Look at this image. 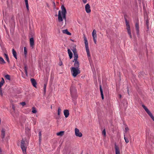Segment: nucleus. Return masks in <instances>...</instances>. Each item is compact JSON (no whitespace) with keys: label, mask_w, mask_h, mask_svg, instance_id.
<instances>
[{"label":"nucleus","mask_w":154,"mask_h":154,"mask_svg":"<svg viewBox=\"0 0 154 154\" xmlns=\"http://www.w3.org/2000/svg\"><path fill=\"white\" fill-rule=\"evenodd\" d=\"M142 106L150 117L152 119V120L154 122V116L149 109L144 104H142Z\"/></svg>","instance_id":"nucleus-5"},{"label":"nucleus","mask_w":154,"mask_h":154,"mask_svg":"<svg viewBox=\"0 0 154 154\" xmlns=\"http://www.w3.org/2000/svg\"><path fill=\"white\" fill-rule=\"evenodd\" d=\"M30 47L33 48L34 45V41L33 37L31 38L30 39Z\"/></svg>","instance_id":"nucleus-13"},{"label":"nucleus","mask_w":154,"mask_h":154,"mask_svg":"<svg viewBox=\"0 0 154 154\" xmlns=\"http://www.w3.org/2000/svg\"><path fill=\"white\" fill-rule=\"evenodd\" d=\"M62 64H63L62 62H61L59 63V65L60 66H61L62 65Z\"/></svg>","instance_id":"nucleus-44"},{"label":"nucleus","mask_w":154,"mask_h":154,"mask_svg":"<svg viewBox=\"0 0 154 154\" xmlns=\"http://www.w3.org/2000/svg\"><path fill=\"white\" fill-rule=\"evenodd\" d=\"M125 22L126 25L127 26H130L129 22L128 21L126 18L125 17Z\"/></svg>","instance_id":"nucleus-30"},{"label":"nucleus","mask_w":154,"mask_h":154,"mask_svg":"<svg viewBox=\"0 0 154 154\" xmlns=\"http://www.w3.org/2000/svg\"><path fill=\"white\" fill-rule=\"evenodd\" d=\"M46 85L45 84L44 85V89L45 92L46 91Z\"/></svg>","instance_id":"nucleus-36"},{"label":"nucleus","mask_w":154,"mask_h":154,"mask_svg":"<svg viewBox=\"0 0 154 154\" xmlns=\"http://www.w3.org/2000/svg\"><path fill=\"white\" fill-rule=\"evenodd\" d=\"M93 39L94 40V42L95 44H96V42H97V38H93Z\"/></svg>","instance_id":"nucleus-41"},{"label":"nucleus","mask_w":154,"mask_h":154,"mask_svg":"<svg viewBox=\"0 0 154 154\" xmlns=\"http://www.w3.org/2000/svg\"><path fill=\"white\" fill-rule=\"evenodd\" d=\"M64 133V131H60V132H59L57 133V134L58 136H63Z\"/></svg>","instance_id":"nucleus-27"},{"label":"nucleus","mask_w":154,"mask_h":154,"mask_svg":"<svg viewBox=\"0 0 154 154\" xmlns=\"http://www.w3.org/2000/svg\"><path fill=\"white\" fill-rule=\"evenodd\" d=\"M3 93L2 92V88H0V95H1L2 96H3Z\"/></svg>","instance_id":"nucleus-38"},{"label":"nucleus","mask_w":154,"mask_h":154,"mask_svg":"<svg viewBox=\"0 0 154 154\" xmlns=\"http://www.w3.org/2000/svg\"><path fill=\"white\" fill-rule=\"evenodd\" d=\"M67 51H68V54H69V58L70 59H71L72 57V56H73L72 53V52L71 51L70 49H68Z\"/></svg>","instance_id":"nucleus-17"},{"label":"nucleus","mask_w":154,"mask_h":154,"mask_svg":"<svg viewBox=\"0 0 154 154\" xmlns=\"http://www.w3.org/2000/svg\"><path fill=\"white\" fill-rule=\"evenodd\" d=\"M135 27L137 33L138 34L139 32V25L138 23H136Z\"/></svg>","instance_id":"nucleus-19"},{"label":"nucleus","mask_w":154,"mask_h":154,"mask_svg":"<svg viewBox=\"0 0 154 154\" xmlns=\"http://www.w3.org/2000/svg\"><path fill=\"white\" fill-rule=\"evenodd\" d=\"M70 70L72 75L74 77H76L80 73L79 69H77L74 67H71Z\"/></svg>","instance_id":"nucleus-3"},{"label":"nucleus","mask_w":154,"mask_h":154,"mask_svg":"<svg viewBox=\"0 0 154 154\" xmlns=\"http://www.w3.org/2000/svg\"><path fill=\"white\" fill-rule=\"evenodd\" d=\"M62 32L63 33L66 34L68 35H71V33L68 31L67 29L63 30Z\"/></svg>","instance_id":"nucleus-22"},{"label":"nucleus","mask_w":154,"mask_h":154,"mask_svg":"<svg viewBox=\"0 0 154 154\" xmlns=\"http://www.w3.org/2000/svg\"><path fill=\"white\" fill-rule=\"evenodd\" d=\"M32 112L34 113H35L37 112V111L36 110V108L34 107L32 108Z\"/></svg>","instance_id":"nucleus-29"},{"label":"nucleus","mask_w":154,"mask_h":154,"mask_svg":"<svg viewBox=\"0 0 154 154\" xmlns=\"http://www.w3.org/2000/svg\"><path fill=\"white\" fill-rule=\"evenodd\" d=\"M75 134L76 136L79 137H81L82 136V133L79 132V129L77 128H75Z\"/></svg>","instance_id":"nucleus-8"},{"label":"nucleus","mask_w":154,"mask_h":154,"mask_svg":"<svg viewBox=\"0 0 154 154\" xmlns=\"http://www.w3.org/2000/svg\"><path fill=\"white\" fill-rule=\"evenodd\" d=\"M5 83V81L3 78H2V80L0 82V88H1V87Z\"/></svg>","instance_id":"nucleus-24"},{"label":"nucleus","mask_w":154,"mask_h":154,"mask_svg":"<svg viewBox=\"0 0 154 154\" xmlns=\"http://www.w3.org/2000/svg\"><path fill=\"white\" fill-rule=\"evenodd\" d=\"M100 91L101 93V98L103 100L104 99V95L103 92V91L101 88V85H100Z\"/></svg>","instance_id":"nucleus-18"},{"label":"nucleus","mask_w":154,"mask_h":154,"mask_svg":"<svg viewBox=\"0 0 154 154\" xmlns=\"http://www.w3.org/2000/svg\"><path fill=\"white\" fill-rule=\"evenodd\" d=\"M125 132L126 133V132H127L129 128L128 127H127L125 128Z\"/></svg>","instance_id":"nucleus-42"},{"label":"nucleus","mask_w":154,"mask_h":154,"mask_svg":"<svg viewBox=\"0 0 154 154\" xmlns=\"http://www.w3.org/2000/svg\"><path fill=\"white\" fill-rule=\"evenodd\" d=\"M116 154H120V151L119 147L116 145H115Z\"/></svg>","instance_id":"nucleus-16"},{"label":"nucleus","mask_w":154,"mask_h":154,"mask_svg":"<svg viewBox=\"0 0 154 154\" xmlns=\"http://www.w3.org/2000/svg\"><path fill=\"white\" fill-rule=\"evenodd\" d=\"M12 54L14 57H15V58L16 59H17V53L16 51H15L14 49V48H13L12 49Z\"/></svg>","instance_id":"nucleus-20"},{"label":"nucleus","mask_w":154,"mask_h":154,"mask_svg":"<svg viewBox=\"0 0 154 154\" xmlns=\"http://www.w3.org/2000/svg\"><path fill=\"white\" fill-rule=\"evenodd\" d=\"M20 104L22 105L23 106H24L26 105V103L25 102H22L20 103Z\"/></svg>","instance_id":"nucleus-40"},{"label":"nucleus","mask_w":154,"mask_h":154,"mask_svg":"<svg viewBox=\"0 0 154 154\" xmlns=\"http://www.w3.org/2000/svg\"><path fill=\"white\" fill-rule=\"evenodd\" d=\"M27 129H28V130H29V128H27Z\"/></svg>","instance_id":"nucleus-54"},{"label":"nucleus","mask_w":154,"mask_h":154,"mask_svg":"<svg viewBox=\"0 0 154 154\" xmlns=\"http://www.w3.org/2000/svg\"><path fill=\"white\" fill-rule=\"evenodd\" d=\"M24 70L26 74V76H28V72L27 71V66L26 65H25L24 66Z\"/></svg>","instance_id":"nucleus-28"},{"label":"nucleus","mask_w":154,"mask_h":154,"mask_svg":"<svg viewBox=\"0 0 154 154\" xmlns=\"http://www.w3.org/2000/svg\"><path fill=\"white\" fill-rule=\"evenodd\" d=\"M22 77H23L24 78H25V77L24 76H22Z\"/></svg>","instance_id":"nucleus-47"},{"label":"nucleus","mask_w":154,"mask_h":154,"mask_svg":"<svg viewBox=\"0 0 154 154\" xmlns=\"http://www.w3.org/2000/svg\"><path fill=\"white\" fill-rule=\"evenodd\" d=\"M70 94L72 100H75L78 97L77 90L75 87L72 85L70 88Z\"/></svg>","instance_id":"nucleus-2"},{"label":"nucleus","mask_w":154,"mask_h":154,"mask_svg":"<svg viewBox=\"0 0 154 154\" xmlns=\"http://www.w3.org/2000/svg\"><path fill=\"white\" fill-rule=\"evenodd\" d=\"M124 139L125 140V142L127 143L129 142V141L128 138H127L125 136V135H124Z\"/></svg>","instance_id":"nucleus-34"},{"label":"nucleus","mask_w":154,"mask_h":154,"mask_svg":"<svg viewBox=\"0 0 154 154\" xmlns=\"http://www.w3.org/2000/svg\"><path fill=\"white\" fill-rule=\"evenodd\" d=\"M119 96H120V98H121V96H121V95L120 94V95H119Z\"/></svg>","instance_id":"nucleus-49"},{"label":"nucleus","mask_w":154,"mask_h":154,"mask_svg":"<svg viewBox=\"0 0 154 154\" xmlns=\"http://www.w3.org/2000/svg\"><path fill=\"white\" fill-rule=\"evenodd\" d=\"M5 130L4 129H2L1 131V135L2 138L3 139L5 137Z\"/></svg>","instance_id":"nucleus-15"},{"label":"nucleus","mask_w":154,"mask_h":154,"mask_svg":"<svg viewBox=\"0 0 154 154\" xmlns=\"http://www.w3.org/2000/svg\"><path fill=\"white\" fill-rule=\"evenodd\" d=\"M2 152V150L1 149H0V152Z\"/></svg>","instance_id":"nucleus-50"},{"label":"nucleus","mask_w":154,"mask_h":154,"mask_svg":"<svg viewBox=\"0 0 154 154\" xmlns=\"http://www.w3.org/2000/svg\"><path fill=\"white\" fill-rule=\"evenodd\" d=\"M5 78L9 80H11L10 75H7L5 76Z\"/></svg>","instance_id":"nucleus-31"},{"label":"nucleus","mask_w":154,"mask_h":154,"mask_svg":"<svg viewBox=\"0 0 154 154\" xmlns=\"http://www.w3.org/2000/svg\"><path fill=\"white\" fill-rule=\"evenodd\" d=\"M38 135H39V141L40 142L41 140V135H42V134H41V131H40L39 132Z\"/></svg>","instance_id":"nucleus-33"},{"label":"nucleus","mask_w":154,"mask_h":154,"mask_svg":"<svg viewBox=\"0 0 154 154\" xmlns=\"http://www.w3.org/2000/svg\"><path fill=\"white\" fill-rule=\"evenodd\" d=\"M102 134L104 136H106V131L105 129L103 130V131L102 132Z\"/></svg>","instance_id":"nucleus-37"},{"label":"nucleus","mask_w":154,"mask_h":154,"mask_svg":"<svg viewBox=\"0 0 154 154\" xmlns=\"http://www.w3.org/2000/svg\"><path fill=\"white\" fill-rule=\"evenodd\" d=\"M25 4L26 5V7L27 8V9L28 11L29 10V6L28 5V0H25Z\"/></svg>","instance_id":"nucleus-26"},{"label":"nucleus","mask_w":154,"mask_h":154,"mask_svg":"<svg viewBox=\"0 0 154 154\" xmlns=\"http://www.w3.org/2000/svg\"><path fill=\"white\" fill-rule=\"evenodd\" d=\"M62 11L60 10L58 11V22L62 23L63 25V20H66V14L67 13L66 9L63 5H62L61 7Z\"/></svg>","instance_id":"nucleus-1"},{"label":"nucleus","mask_w":154,"mask_h":154,"mask_svg":"<svg viewBox=\"0 0 154 154\" xmlns=\"http://www.w3.org/2000/svg\"><path fill=\"white\" fill-rule=\"evenodd\" d=\"M55 16H57V15L56 14L55 15Z\"/></svg>","instance_id":"nucleus-52"},{"label":"nucleus","mask_w":154,"mask_h":154,"mask_svg":"<svg viewBox=\"0 0 154 154\" xmlns=\"http://www.w3.org/2000/svg\"><path fill=\"white\" fill-rule=\"evenodd\" d=\"M92 35L93 38H97L96 32L95 29H94L92 33Z\"/></svg>","instance_id":"nucleus-21"},{"label":"nucleus","mask_w":154,"mask_h":154,"mask_svg":"<svg viewBox=\"0 0 154 154\" xmlns=\"http://www.w3.org/2000/svg\"><path fill=\"white\" fill-rule=\"evenodd\" d=\"M128 93L129 94V92H128Z\"/></svg>","instance_id":"nucleus-53"},{"label":"nucleus","mask_w":154,"mask_h":154,"mask_svg":"<svg viewBox=\"0 0 154 154\" xmlns=\"http://www.w3.org/2000/svg\"><path fill=\"white\" fill-rule=\"evenodd\" d=\"M12 109L14 110V111L15 110L14 105L13 104H12Z\"/></svg>","instance_id":"nucleus-39"},{"label":"nucleus","mask_w":154,"mask_h":154,"mask_svg":"<svg viewBox=\"0 0 154 154\" xmlns=\"http://www.w3.org/2000/svg\"><path fill=\"white\" fill-rule=\"evenodd\" d=\"M4 57L6 58V60H7V62L8 63H10V60L9 59V57H8V54H6L4 53Z\"/></svg>","instance_id":"nucleus-23"},{"label":"nucleus","mask_w":154,"mask_h":154,"mask_svg":"<svg viewBox=\"0 0 154 154\" xmlns=\"http://www.w3.org/2000/svg\"><path fill=\"white\" fill-rule=\"evenodd\" d=\"M127 30L128 33V35H129L130 38H132V35H131V33L130 27V26H127Z\"/></svg>","instance_id":"nucleus-14"},{"label":"nucleus","mask_w":154,"mask_h":154,"mask_svg":"<svg viewBox=\"0 0 154 154\" xmlns=\"http://www.w3.org/2000/svg\"><path fill=\"white\" fill-rule=\"evenodd\" d=\"M51 109H52V105H51Z\"/></svg>","instance_id":"nucleus-48"},{"label":"nucleus","mask_w":154,"mask_h":154,"mask_svg":"<svg viewBox=\"0 0 154 154\" xmlns=\"http://www.w3.org/2000/svg\"><path fill=\"white\" fill-rule=\"evenodd\" d=\"M64 115L66 118L68 117L69 115V112L68 109H65L63 111Z\"/></svg>","instance_id":"nucleus-12"},{"label":"nucleus","mask_w":154,"mask_h":154,"mask_svg":"<svg viewBox=\"0 0 154 154\" xmlns=\"http://www.w3.org/2000/svg\"><path fill=\"white\" fill-rule=\"evenodd\" d=\"M85 9L86 12L87 13H90L91 12L90 9V7L88 4H87L85 6Z\"/></svg>","instance_id":"nucleus-10"},{"label":"nucleus","mask_w":154,"mask_h":154,"mask_svg":"<svg viewBox=\"0 0 154 154\" xmlns=\"http://www.w3.org/2000/svg\"><path fill=\"white\" fill-rule=\"evenodd\" d=\"M24 54L25 56H26L27 54V51L26 48V47H24Z\"/></svg>","instance_id":"nucleus-32"},{"label":"nucleus","mask_w":154,"mask_h":154,"mask_svg":"<svg viewBox=\"0 0 154 154\" xmlns=\"http://www.w3.org/2000/svg\"><path fill=\"white\" fill-rule=\"evenodd\" d=\"M82 1L84 4H85L86 3L87 1V0H82Z\"/></svg>","instance_id":"nucleus-43"},{"label":"nucleus","mask_w":154,"mask_h":154,"mask_svg":"<svg viewBox=\"0 0 154 154\" xmlns=\"http://www.w3.org/2000/svg\"><path fill=\"white\" fill-rule=\"evenodd\" d=\"M84 40L85 45L86 51L88 57H90V54L88 46V42L87 40V39L85 36H84Z\"/></svg>","instance_id":"nucleus-4"},{"label":"nucleus","mask_w":154,"mask_h":154,"mask_svg":"<svg viewBox=\"0 0 154 154\" xmlns=\"http://www.w3.org/2000/svg\"><path fill=\"white\" fill-rule=\"evenodd\" d=\"M4 27L5 28V29L7 31V28H6V26L5 25H4Z\"/></svg>","instance_id":"nucleus-45"},{"label":"nucleus","mask_w":154,"mask_h":154,"mask_svg":"<svg viewBox=\"0 0 154 154\" xmlns=\"http://www.w3.org/2000/svg\"><path fill=\"white\" fill-rule=\"evenodd\" d=\"M25 141L22 140L21 141V148L23 154H26V149L27 147L25 146Z\"/></svg>","instance_id":"nucleus-6"},{"label":"nucleus","mask_w":154,"mask_h":154,"mask_svg":"<svg viewBox=\"0 0 154 154\" xmlns=\"http://www.w3.org/2000/svg\"><path fill=\"white\" fill-rule=\"evenodd\" d=\"M61 111V109L60 108H59L58 109L57 114L58 116H60Z\"/></svg>","instance_id":"nucleus-35"},{"label":"nucleus","mask_w":154,"mask_h":154,"mask_svg":"<svg viewBox=\"0 0 154 154\" xmlns=\"http://www.w3.org/2000/svg\"><path fill=\"white\" fill-rule=\"evenodd\" d=\"M144 5V3L143 4V8L144 9V8H145V7H144V6H143Z\"/></svg>","instance_id":"nucleus-46"},{"label":"nucleus","mask_w":154,"mask_h":154,"mask_svg":"<svg viewBox=\"0 0 154 154\" xmlns=\"http://www.w3.org/2000/svg\"><path fill=\"white\" fill-rule=\"evenodd\" d=\"M5 63V62L2 57H0V63L1 64H3Z\"/></svg>","instance_id":"nucleus-25"},{"label":"nucleus","mask_w":154,"mask_h":154,"mask_svg":"<svg viewBox=\"0 0 154 154\" xmlns=\"http://www.w3.org/2000/svg\"><path fill=\"white\" fill-rule=\"evenodd\" d=\"M72 51L74 54V58L76 60L78 58V54L77 52L76 51V49L75 48H74Z\"/></svg>","instance_id":"nucleus-9"},{"label":"nucleus","mask_w":154,"mask_h":154,"mask_svg":"<svg viewBox=\"0 0 154 154\" xmlns=\"http://www.w3.org/2000/svg\"><path fill=\"white\" fill-rule=\"evenodd\" d=\"M30 81L33 86L35 88L36 87L37 83L34 79L32 78L30 79Z\"/></svg>","instance_id":"nucleus-11"},{"label":"nucleus","mask_w":154,"mask_h":154,"mask_svg":"<svg viewBox=\"0 0 154 154\" xmlns=\"http://www.w3.org/2000/svg\"><path fill=\"white\" fill-rule=\"evenodd\" d=\"M73 62H74V67H75L77 69H79V63L78 61V58L76 59L75 60V58H74V60H73Z\"/></svg>","instance_id":"nucleus-7"},{"label":"nucleus","mask_w":154,"mask_h":154,"mask_svg":"<svg viewBox=\"0 0 154 154\" xmlns=\"http://www.w3.org/2000/svg\"><path fill=\"white\" fill-rule=\"evenodd\" d=\"M146 24H147L148 23V22L147 21H146Z\"/></svg>","instance_id":"nucleus-51"}]
</instances>
